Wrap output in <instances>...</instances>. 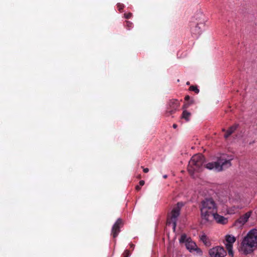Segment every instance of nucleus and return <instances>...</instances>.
Instances as JSON below:
<instances>
[{
  "instance_id": "obj_4",
  "label": "nucleus",
  "mask_w": 257,
  "mask_h": 257,
  "mask_svg": "<svg viewBox=\"0 0 257 257\" xmlns=\"http://www.w3.org/2000/svg\"><path fill=\"white\" fill-rule=\"evenodd\" d=\"M205 161L204 156L200 154L194 155L189 162L188 171L193 176L195 172H200L202 169V165Z\"/></svg>"
},
{
  "instance_id": "obj_11",
  "label": "nucleus",
  "mask_w": 257,
  "mask_h": 257,
  "mask_svg": "<svg viewBox=\"0 0 257 257\" xmlns=\"http://www.w3.org/2000/svg\"><path fill=\"white\" fill-rule=\"evenodd\" d=\"M215 219L218 223L225 224L227 223V219L222 216H220L216 212L212 216V220Z\"/></svg>"
},
{
  "instance_id": "obj_27",
  "label": "nucleus",
  "mask_w": 257,
  "mask_h": 257,
  "mask_svg": "<svg viewBox=\"0 0 257 257\" xmlns=\"http://www.w3.org/2000/svg\"><path fill=\"white\" fill-rule=\"evenodd\" d=\"M126 23L127 24V25L129 26L130 25L131 26L132 25V23L129 22V21H126Z\"/></svg>"
},
{
  "instance_id": "obj_13",
  "label": "nucleus",
  "mask_w": 257,
  "mask_h": 257,
  "mask_svg": "<svg viewBox=\"0 0 257 257\" xmlns=\"http://www.w3.org/2000/svg\"><path fill=\"white\" fill-rule=\"evenodd\" d=\"M237 125H234L229 127L224 135V138L227 139L236 130Z\"/></svg>"
},
{
  "instance_id": "obj_1",
  "label": "nucleus",
  "mask_w": 257,
  "mask_h": 257,
  "mask_svg": "<svg viewBox=\"0 0 257 257\" xmlns=\"http://www.w3.org/2000/svg\"><path fill=\"white\" fill-rule=\"evenodd\" d=\"M257 247V229L250 230L244 237L241 243L240 251L247 254L251 253Z\"/></svg>"
},
{
  "instance_id": "obj_15",
  "label": "nucleus",
  "mask_w": 257,
  "mask_h": 257,
  "mask_svg": "<svg viewBox=\"0 0 257 257\" xmlns=\"http://www.w3.org/2000/svg\"><path fill=\"white\" fill-rule=\"evenodd\" d=\"M191 115V114L190 112L184 110L182 113V117L185 119L187 121H188Z\"/></svg>"
},
{
  "instance_id": "obj_6",
  "label": "nucleus",
  "mask_w": 257,
  "mask_h": 257,
  "mask_svg": "<svg viewBox=\"0 0 257 257\" xmlns=\"http://www.w3.org/2000/svg\"><path fill=\"white\" fill-rule=\"evenodd\" d=\"M209 254L211 257H224L226 252L223 247L216 246L209 249Z\"/></svg>"
},
{
  "instance_id": "obj_18",
  "label": "nucleus",
  "mask_w": 257,
  "mask_h": 257,
  "mask_svg": "<svg viewBox=\"0 0 257 257\" xmlns=\"http://www.w3.org/2000/svg\"><path fill=\"white\" fill-rule=\"evenodd\" d=\"M189 89H190V90L194 91L197 94L199 92V90L198 89V88L196 86H194V85L191 86L189 88Z\"/></svg>"
},
{
  "instance_id": "obj_8",
  "label": "nucleus",
  "mask_w": 257,
  "mask_h": 257,
  "mask_svg": "<svg viewBox=\"0 0 257 257\" xmlns=\"http://www.w3.org/2000/svg\"><path fill=\"white\" fill-rule=\"evenodd\" d=\"M251 212L249 211L240 216L234 223V225L237 227L243 226L248 220L250 216Z\"/></svg>"
},
{
  "instance_id": "obj_23",
  "label": "nucleus",
  "mask_w": 257,
  "mask_h": 257,
  "mask_svg": "<svg viewBox=\"0 0 257 257\" xmlns=\"http://www.w3.org/2000/svg\"><path fill=\"white\" fill-rule=\"evenodd\" d=\"M140 186H143L145 184V181L144 180H141L139 182Z\"/></svg>"
},
{
  "instance_id": "obj_3",
  "label": "nucleus",
  "mask_w": 257,
  "mask_h": 257,
  "mask_svg": "<svg viewBox=\"0 0 257 257\" xmlns=\"http://www.w3.org/2000/svg\"><path fill=\"white\" fill-rule=\"evenodd\" d=\"M233 159L232 156L223 154L217 158L216 161L207 163L205 165V168L208 170H214L217 172H220L231 166V161Z\"/></svg>"
},
{
  "instance_id": "obj_22",
  "label": "nucleus",
  "mask_w": 257,
  "mask_h": 257,
  "mask_svg": "<svg viewBox=\"0 0 257 257\" xmlns=\"http://www.w3.org/2000/svg\"><path fill=\"white\" fill-rule=\"evenodd\" d=\"M191 103H192V101H191L190 103H188L187 104H186L184 105V106L183 107V108L185 109V108H187L189 106V105L190 104H191Z\"/></svg>"
},
{
  "instance_id": "obj_14",
  "label": "nucleus",
  "mask_w": 257,
  "mask_h": 257,
  "mask_svg": "<svg viewBox=\"0 0 257 257\" xmlns=\"http://www.w3.org/2000/svg\"><path fill=\"white\" fill-rule=\"evenodd\" d=\"M225 240L226 243L233 244L236 240L235 237L231 235H226L225 236Z\"/></svg>"
},
{
  "instance_id": "obj_25",
  "label": "nucleus",
  "mask_w": 257,
  "mask_h": 257,
  "mask_svg": "<svg viewBox=\"0 0 257 257\" xmlns=\"http://www.w3.org/2000/svg\"><path fill=\"white\" fill-rule=\"evenodd\" d=\"M190 99V97L189 95H187L185 97V100H188Z\"/></svg>"
},
{
  "instance_id": "obj_12",
  "label": "nucleus",
  "mask_w": 257,
  "mask_h": 257,
  "mask_svg": "<svg viewBox=\"0 0 257 257\" xmlns=\"http://www.w3.org/2000/svg\"><path fill=\"white\" fill-rule=\"evenodd\" d=\"M200 239L206 246H209L211 245L210 241L205 233H202L200 236Z\"/></svg>"
},
{
  "instance_id": "obj_17",
  "label": "nucleus",
  "mask_w": 257,
  "mask_h": 257,
  "mask_svg": "<svg viewBox=\"0 0 257 257\" xmlns=\"http://www.w3.org/2000/svg\"><path fill=\"white\" fill-rule=\"evenodd\" d=\"M201 28L199 26V25H197L194 30V33L196 35H199L201 34Z\"/></svg>"
},
{
  "instance_id": "obj_30",
  "label": "nucleus",
  "mask_w": 257,
  "mask_h": 257,
  "mask_svg": "<svg viewBox=\"0 0 257 257\" xmlns=\"http://www.w3.org/2000/svg\"><path fill=\"white\" fill-rule=\"evenodd\" d=\"M189 84H190V83H189V82H187V85H189Z\"/></svg>"
},
{
  "instance_id": "obj_9",
  "label": "nucleus",
  "mask_w": 257,
  "mask_h": 257,
  "mask_svg": "<svg viewBox=\"0 0 257 257\" xmlns=\"http://www.w3.org/2000/svg\"><path fill=\"white\" fill-rule=\"evenodd\" d=\"M122 221L120 218L118 219L112 228V233L114 238L116 237L120 231V228L122 226Z\"/></svg>"
},
{
  "instance_id": "obj_26",
  "label": "nucleus",
  "mask_w": 257,
  "mask_h": 257,
  "mask_svg": "<svg viewBox=\"0 0 257 257\" xmlns=\"http://www.w3.org/2000/svg\"><path fill=\"white\" fill-rule=\"evenodd\" d=\"M141 189L140 187L138 185H137L136 187V189L138 191L140 190Z\"/></svg>"
},
{
  "instance_id": "obj_29",
  "label": "nucleus",
  "mask_w": 257,
  "mask_h": 257,
  "mask_svg": "<svg viewBox=\"0 0 257 257\" xmlns=\"http://www.w3.org/2000/svg\"><path fill=\"white\" fill-rule=\"evenodd\" d=\"M163 178H167V175H165L163 176Z\"/></svg>"
},
{
  "instance_id": "obj_5",
  "label": "nucleus",
  "mask_w": 257,
  "mask_h": 257,
  "mask_svg": "<svg viewBox=\"0 0 257 257\" xmlns=\"http://www.w3.org/2000/svg\"><path fill=\"white\" fill-rule=\"evenodd\" d=\"M183 204L181 202H178L177 206L174 207L172 210L170 215L169 216L167 220V224L168 225L173 224V229L175 230L177 225V218L180 215L181 208Z\"/></svg>"
},
{
  "instance_id": "obj_10",
  "label": "nucleus",
  "mask_w": 257,
  "mask_h": 257,
  "mask_svg": "<svg viewBox=\"0 0 257 257\" xmlns=\"http://www.w3.org/2000/svg\"><path fill=\"white\" fill-rule=\"evenodd\" d=\"M179 106V103L177 100H171L169 102V107L168 108V112L172 114L177 109Z\"/></svg>"
},
{
  "instance_id": "obj_16",
  "label": "nucleus",
  "mask_w": 257,
  "mask_h": 257,
  "mask_svg": "<svg viewBox=\"0 0 257 257\" xmlns=\"http://www.w3.org/2000/svg\"><path fill=\"white\" fill-rule=\"evenodd\" d=\"M225 246L228 250L229 255L232 256L233 255L232 244L226 243Z\"/></svg>"
},
{
  "instance_id": "obj_2",
  "label": "nucleus",
  "mask_w": 257,
  "mask_h": 257,
  "mask_svg": "<svg viewBox=\"0 0 257 257\" xmlns=\"http://www.w3.org/2000/svg\"><path fill=\"white\" fill-rule=\"evenodd\" d=\"M200 211L202 219L205 222H211L213 215L217 212V206L213 199L210 198L202 200Z\"/></svg>"
},
{
  "instance_id": "obj_21",
  "label": "nucleus",
  "mask_w": 257,
  "mask_h": 257,
  "mask_svg": "<svg viewBox=\"0 0 257 257\" xmlns=\"http://www.w3.org/2000/svg\"><path fill=\"white\" fill-rule=\"evenodd\" d=\"M117 8L119 11H121L124 8V6L123 5L119 3L117 4Z\"/></svg>"
},
{
  "instance_id": "obj_19",
  "label": "nucleus",
  "mask_w": 257,
  "mask_h": 257,
  "mask_svg": "<svg viewBox=\"0 0 257 257\" xmlns=\"http://www.w3.org/2000/svg\"><path fill=\"white\" fill-rule=\"evenodd\" d=\"M130 255V252L128 250H126L123 252L122 257H128Z\"/></svg>"
},
{
  "instance_id": "obj_28",
  "label": "nucleus",
  "mask_w": 257,
  "mask_h": 257,
  "mask_svg": "<svg viewBox=\"0 0 257 257\" xmlns=\"http://www.w3.org/2000/svg\"><path fill=\"white\" fill-rule=\"evenodd\" d=\"M177 127V125L176 124H174L173 125V127L174 128H176Z\"/></svg>"
},
{
  "instance_id": "obj_20",
  "label": "nucleus",
  "mask_w": 257,
  "mask_h": 257,
  "mask_svg": "<svg viewBox=\"0 0 257 257\" xmlns=\"http://www.w3.org/2000/svg\"><path fill=\"white\" fill-rule=\"evenodd\" d=\"M124 16L125 19H130L132 16V14L131 13L124 14Z\"/></svg>"
},
{
  "instance_id": "obj_7",
  "label": "nucleus",
  "mask_w": 257,
  "mask_h": 257,
  "mask_svg": "<svg viewBox=\"0 0 257 257\" xmlns=\"http://www.w3.org/2000/svg\"><path fill=\"white\" fill-rule=\"evenodd\" d=\"M180 242L184 243L186 247L190 251L196 250L197 246L190 238H187L185 234H182L179 239Z\"/></svg>"
},
{
  "instance_id": "obj_24",
  "label": "nucleus",
  "mask_w": 257,
  "mask_h": 257,
  "mask_svg": "<svg viewBox=\"0 0 257 257\" xmlns=\"http://www.w3.org/2000/svg\"><path fill=\"white\" fill-rule=\"evenodd\" d=\"M149 170L148 168H144L143 169V171L145 172V173H148L149 172Z\"/></svg>"
}]
</instances>
